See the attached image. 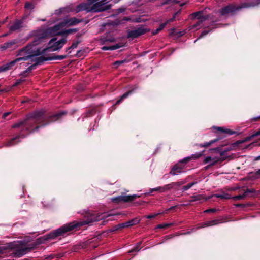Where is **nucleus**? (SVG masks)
<instances>
[{
    "label": "nucleus",
    "instance_id": "b1692460",
    "mask_svg": "<svg viewBox=\"0 0 260 260\" xmlns=\"http://www.w3.org/2000/svg\"><path fill=\"white\" fill-rule=\"evenodd\" d=\"M214 129H217L218 132L226 134L228 135H232L234 134V132L232 131L230 129H225L224 127H214Z\"/></svg>",
    "mask_w": 260,
    "mask_h": 260
},
{
    "label": "nucleus",
    "instance_id": "338daca9",
    "mask_svg": "<svg viewBox=\"0 0 260 260\" xmlns=\"http://www.w3.org/2000/svg\"><path fill=\"white\" fill-rule=\"evenodd\" d=\"M249 138H246V140H249Z\"/></svg>",
    "mask_w": 260,
    "mask_h": 260
},
{
    "label": "nucleus",
    "instance_id": "cd10ccee",
    "mask_svg": "<svg viewBox=\"0 0 260 260\" xmlns=\"http://www.w3.org/2000/svg\"><path fill=\"white\" fill-rule=\"evenodd\" d=\"M245 191H247V197H254L256 196L257 191L254 189H247Z\"/></svg>",
    "mask_w": 260,
    "mask_h": 260
},
{
    "label": "nucleus",
    "instance_id": "37998d69",
    "mask_svg": "<svg viewBox=\"0 0 260 260\" xmlns=\"http://www.w3.org/2000/svg\"><path fill=\"white\" fill-rule=\"evenodd\" d=\"M120 225H121V223L114 226L113 228V229H112V231H117L119 229H123L122 227Z\"/></svg>",
    "mask_w": 260,
    "mask_h": 260
},
{
    "label": "nucleus",
    "instance_id": "e2e57ef3",
    "mask_svg": "<svg viewBox=\"0 0 260 260\" xmlns=\"http://www.w3.org/2000/svg\"><path fill=\"white\" fill-rule=\"evenodd\" d=\"M184 5V3H181V4H180V5L181 6H183V5Z\"/></svg>",
    "mask_w": 260,
    "mask_h": 260
},
{
    "label": "nucleus",
    "instance_id": "ddd939ff",
    "mask_svg": "<svg viewBox=\"0 0 260 260\" xmlns=\"http://www.w3.org/2000/svg\"><path fill=\"white\" fill-rule=\"evenodd\" d=\"M140 197L139 195L136 194L133 195H122L112 198V201L116 203L120 202L127 203L132 202Z\"/></svg>",
    "mask_w": 260,
    "mask_h": 260
},
{
    "label": "nucleus",
    "instance_id": "052dcab7",
    "mask_svg": "<svg viewBox=\"0 0 260 260\" xmlns=\"http://www.w3.org/2000/svg\"><path fill=\"white\" fill-rule=\"evenodd\" d=\"M256 174L260 175V169L256 172Z\"/></svg>",
    "mask_w": 260,
    "mask_h": 260
},
{
    "label": "nucleus",
    "instance_id": "8fccbe9b",
    "mask_svg": "<svg viewBox=\"0 0 260 260\" xmlns=\"http://www.w3.org/2000/svg\"><path fill=\"white\" fill-rule=\"evenodd\" d=\"M259 135H260V128L252 135V137H255Z\"/></svg>",
    "mask_w": 260,
    "mask_h": 260
},
{
    "label": "nucleus",
    "instance_id": "f3484780",
    "mask_svg": "<svg viewBox=\"0 0 260 260\" xmlns=\"http://www.w3.org/2000/svg\"><path fill=\"white\" fill-rule=\"evenodd\" d=\"M220 158L218 157L208 156L204 158L203 162L205 164L209 163L210 166H214L220 160Z\"/></svg>",
    "mask_w": 260,
    "mask_h": 260
},
{
    "label": "nucleus",
    "instance_id": "9b49d317",
    "mask_svg": "<svg viewBox=\"0 0 260 260\" xmlns=\"http://www.w3.org/2000/svg\"><path fill=\"white\" fill-rule=\"evenodd\" d=\"M149 29L146 28L144 26L140 25L136 28L129 31L127 37L128 38L133 39L149 32Z\"/></svg>",
    "mask_w": 260,
    "mask_h": 260
},
{
    "label": "nucleus",
    "instance_id": "f704fd0d",
    "mask_svg": "<svg viewBox=\"0 0 260 260\" xmlns=\"http://www.w3.org/2000/svg\"><path fill=\"white\" fill-rule=\"evenodd\" d=\"M197 183L196 182H192L188 184H187L186 185L183 186L182 187V189L183 190H187L190 188L192 186H193L194 185H195Z\"/></svg>",
    "mask_w": 260,
    "mask_h": 260
},
{
    "label": "nucleus",
    "instance_id": "c85d7f7f",
    "mask_svg": "<svg viewBox=\"0 0 260 260\" xmlns=\"http://www.w3.org/2000/svg\"><path fill=\"white\" fill-rule=\"evenodd\" d=\"M247 191H244L242 194L231 197V199H232L234 200H240L244 199L247 197Z\"/></svg>",
    "mask_w": 260,
    "mask_h": 260
},
{
    "label": "nucleus",
    "instance_id": "4468645a",
    "mask_svg": "<svg viewBox=\"0 0 260 260\" xmlns=\"http://www.w3.org/2000/svg\"><path fill=\"white\" fill-rule=\"evenodd\" d=\"M18 42V40L14 39L7 42L2 45H0V50L4 51L7 49L13 50L18 47L17 45Z\"/></svg>",
    "mask_w": 260,
    "mask_h": 260
},
{
    "label": "nucleus",
    "instance_id": "2eb2a0df",
    "mask_svg": "<svg viewBox=\"0 0 260 260\" xmlns=\"http://www.w3.org/2000/svg\"><path fill=\"white\" fill-rule=\"evenodd\" d=\"M185 163V162H180V160L177 164L175 165L172 168L170 173L172 175H177L178 174L183 173V169L185 167V165L182 164Z\"/></svg>",
    "mask_w": 260,
    "mask_h": 260
},
{
    "label": "nucleus",
    "instance_id": "58836bf2",
    "mask_svg": "<svg viewBox=\"0 0 260 260\" xmlns=\"http://www.w3.org/2000/svg\"><path fill=\"white\" fill-rule=\"evenodd\" d=\"M141 245V242L138 243L136 245V246L132 249L131 251H129V252H132L135 251H138L140 250V247Z\"/></svg>",
    "mask_w": 260,
    "mask_h": 260
},
{
    "label": "nucleus",
    "instance_id": "bf43d9fd",
    "mask_svg": "<svg viewBox=\"0 0 260 260\" xmlns=\"http://www.w3.org/2000/svg\"><path fill=\"white\" fill-rule=\"evenodd\" d=\"M20 83V81L17 80L16 81V82L15 83V84L14 85V86H16V85H18Z\"/></svg>",
    "mask_w": 260,
    "mask_h": 260
},
{
    "label": "nucleus",
    "instance_id": "aec40b11",
    "mask_svg": "<svg viewBox=\"0 0 260 260\" xmlns=\"http://www.w3.org/2000/svg\"><path fill=\"white\" fill-rule=\"evenodd\" d=\"M203 155V151L197 152L195 154H192L190 156H188V157L184 158L183 159L180 160V162H185V164H186L191 159L199 158Z\"/></svg>",
    "mask_w": 260,
    "mask_h": 260
},
{
    "label": "nucleus",
    "instance_id": "c03bdc74",
    "mask_svg": "<svg viewBox=\"0 0 260 260\" xmlns=\"http://www.w3.org/2000/svg\"><path fill=\"white\" fill-rule=\"evenodd\" d=\"M210 225L211 226L216 225L219 223V220L218 219H215L210 221Z\"/></svg>",
    "mask_w": 260,
    "mask_h": 260
},
{
    "label": "nucleus",
    "instance_id": "49530a36",
    "mask_svg": "<svg viewBox=\"0 0 260 260\" xmlns=\"http://www.w3.org/2000/svg\"><path fill=\"white\" fill-rule=\"evenodd\" d=\"M216 211V209L213 208V209H207V210H205L204 211V212L207 213H211V212H215Z\"/></svg>",
    "mask_w": 260,
    "mask_h": 260
},
{
    "label": "nucleus",
    "instance_id": "ea45409f",
    "mask_svg": "<svg viewBox=\"0 0 260 260\" xmlns=\"http://www.w3.org/2000/svg\"><path fill=\"white\" fill-rule=\"evenodd\" d=\"M79 42H80L78 41L73 42L72 45L67 49V51L71 49H74L77 48Z\"/></svg>",
    "mask_w": 260,
    "mask_h": 260
},
{
    "label": "nucleus",
    "instance_id": "c756f323",
    "mask_svg": "<svg viewBox=\"0 0 260 260\" xmlns=\"http://www.w3.org/2000/svg\"><path fill=\"white\" fill-rule=\"evenodd\" d=\"M24 8L32 11L35 8V4L33 2H27L25 4Z\"/></svg>",
    "mask_w": 260,
    "mask_h": 260
},
{
    "label": "nucleus",
    "instance_id": "20e7f679",
    "mask_svg": "<svg viewBox=\"0 0 260 260\" xmlns=\"http://www.w3.org/2000/svg\"><path fill=\"white\" fill-rule=\"evenodd\" d=\"M111 5L107 0H87V2L80 4L76 8V11H85L87 12H100L110 9Z\"/></svg>",
    "mask_w": 260,
    "mask_h": 260
},
{
    "label": "nucleus",
    "instance_id": "6e6552de",
    "mask_svg": "<svg viewBox=\"0 0 260 260\" xmlns=\"http://www.w3.org/2000/svg\"><path fill=\"white\" fill-rule=\"evenodd\" d=\"M190 16L192 19L197 18L198 20L193 26V28L197 29L200 27V25L204 21L208 20L210 18V15L205 14L203 11L193 13L190 15Z\"/></svg>",
    "mask_w": 260,
    "mask_h": 260
},
{
    "label": "nucleus",
    "instance_id": "393cba45",
    "mask_svg": "<svg viewBox=\"0 0 260 260\" xmlns=\"http://www.w3.org/2000/svg\"><path fill=\"white\" fill-rule=\"evenodd\" d=\"M214 197L222 199H230L231 196L226 192H222L221 193H216L214 194Z\"/></svg>",
    "mask_w": 260,
    "mask_h": 260
},
{
    "label": "nucleus",
    "instance_id": "f03ea898",
    "mask_svg": "<svg viewBox=\"0 0 260 260\" xmlns=\"http://www.w3.org/2000/svg\"><path fill=\"white\" fill-rule=\"evenodd\" d=\"M30 36L36 37V38L19 50L17 54V56H19L22 61L27 60L32 57L45 54L47 52V48L40 46L44 39L41 38L38 31L37 30L32 31Z\"/></svg>",
    "mask_w": 260,
    "mask_h": 260
},
{
    "label": "nucleus",
    "instance_id": "a18cd8bd",
    "mask_svg": "<svg viewBox=\"0 0 260 260\" xmlns=\"http://www.w3.org/2000/svg\"><path fill=\"white\" fill-rule=\"evenodd\" d=\"M127 61L126 60H120V61H116L114 62L115 65H118L119 66L120 64H121L124 62H126Z\"/></svg>",
    "mask_w": 260,
    "mask_h": 260
},
{
    "label": "nucleus",
    "instance_id": "603ef678",
    "mask_svg": "<svg viewBox=\"0 0 260 260\" xmlns=\"http://www.w3.org/2000/svg\"><path fill=\"white\" fill-rule=\"evenodd\" d=\"M160 31V30L158 28L156 29L155 30H153L152 34L156 35L158 34Z\"/></svg>",
    "mask_w": 260,
    "mask_h": 260
},
{
    "label": "nucleus",
    "instance_id": "bb28decb",
    "mask_svg": "<svg viewBox=\"0 0 260 260\" xmlns=\"http://www.w3.org/2000/svg\"><path fill=\"white\" fill-rule=\"evenodd\" d=\"M219 139H215L214 140H211L209 142H205L203 144H200L199 146L201 147H208L210 146H211L212 144L218 141Z\"/></svg>",
    "mask_w": 260,
    "mask_h": 260
},
{
    "label": "nucleus",
    "instance_id": "dca6fc26",
    "mask_svg": "<svg viewBox=\"0 0 260 260\" xmlns=\"http://www.w3.org/2000/svg\"><path fill=\"white\" fill-rule=\"evenodd\" d=\"M21 60L20 57H17L15 59L3 64L0 67V72H6L12 69V68L18 62Z\"/></svg>",
    "mask_w": 260,
    "mask_h": 260
},
{
    "label": "nucleus",
    "instance_id": "2f4dec72",
    "mask_svg": "<svg viewBox=\"0 0 260 260\" xmlns=\"http://www.w3.org/2000/svg\"><path fill=\"white\" fill-rule=\"evenodd\" d=\"M191 198L192 199L189 201L190 202H195L203 199L202 195L201 194L192 196Z\"/></svg>",
    "mask_w": 260,
    "mask_h": 260
},
{
    "label": "nucleus",
    "instance_id": "774afa93",
    "mask_svg": "<svg viewBox=\"0 0 260 260\" xmlns=\"http://www.w3.org/2000/svg\"><path fill=\"white\" fill-rule=\"evenodd\" d=\"M1 26V25L0 24V27Z\"/></svg>",
    "mask_w": 260,
    "mask_h": 260
},
{
    "label": "nucleus",
    "instance_id": "5fc2aeb1",
    "mask_svg": "<svg viewBox=\"0 0 260 260\" xmlns=\"http://www.w3.org/2000/svg\"><path fill=\"white\" fill-rule=\"evenodd\" d=\"M7 19H8V17L6 18V19L5 20L0 22V24L1 25V26L7 22Z\"/></svg>",
    "mask_w": 260,
    "mask_h": 260
},
{
    "label": "nucleus",
    "instance_id": "0eeeda50",
    "mask_svg": "<svg viewBox=\"0 0 260 260\" xmlns=\"http://www.w3.org/2000/svg\"><path fill=\"white\" fill-rule=\"evenodd\" d=\"M66 43L67 39L65 38L58 41L56 38H53L49 42V47L45 48H47V51H55L61 49Z\"/></svg>",
    "mask_w": 260,
    "mask_h": 260
},
{
    "label": "nucleus",
    "instance_id": "f257e3e1",
    "mask_svg": "<svg viewBox=\"0 0 260 260\" xmlns=\"http://www.w3.org/2000/svg\"><path fill=\"white\" fill-rule=\"evenodd\" d=\"M66 114V112L62 111L52 115H48L46 114L44 110L36 111L31 113L27 119L15 123L12 127L19 128L22 132L25 131L28 132H32L38 130L40 127V126H36L35 128H32L34 124L42 123V125L44 126L47 124L45 123L47 120L55 121Z\"/></svg>",
    "mask_w": 260,
    "mask_h": 260
},
{
    "label": "nucleus",
    "instance_id": "6e6d98bb",
    "mask_svg": "<svg viewBox=\"0 0 260 260\" xmlns=\"http://www.w3.org/2000/svg\"><path fill=\"white\" fill-rule=\"evenodd\" d=\"M10 34L11 33H9V32L8 33L4 34L2 36H1L0 37H5Z\"/></svg>",
    "mask_w": 260,
    "mask_h": 260
},
{
    "label": "nucleus",
    "instance_id": "f8f14e48",
    "mask_svg": "<svg viewBox=\"0 0 260 260\" xmlns=\"http://www.w3.org/2000/svg\"><path fill=\"white\" fill-rule=\"evenodd\" d=\"M184 184L183 182H172L170 184H166L164 186H159L154 188L151 189L150 192L152 193L153 191H159V192H165L169 191L176 187H178Z\"/></svg>",
    "mask_w": 260,
    "mask_h": 260
},
{
    "label": "nucleus",
    "instance_id": "473e14b6",
    "mask_svg": "<svg viewBox=\"0 0 260 260\" xmlns=\"http://www.w3.org/2000/svg\"><path fill=\"white\" fill-rule=\"evenodd\" d=\"M140 220L137 218H135L129 221H128L129 226L137 224L140 222Z\"/></svg>",
    "mask_w": 260,
    "mask_h": 260
},
{
    "label": "nucleus",
    "instance_id": "412c9836",
    "mask_svg": "<svg viewBox=\"0 0 260 260\" xmlns=\"http://www.w3.org/2000/svg\"><path fill=\"white\" fill-rule=\"evenodd\" d=\"M137 88V87H136L135 88H133V89L125 92L122 95H121L119 100H118L116 102V104H119L124 99H126L127 98L129 95H131L135 89Z\"/></svg>",
    "mask_w": 260,
    "mask_h": 260
},
{
    "label": "nucleus",
    "instance_id": "e433bc0d",
    "mask_svg": "<svg viewBox=\"0 0 260 260\" xmlns=\"http://www.w3.org/2000/svg\"><path fill=\"white\" fill-rule=\"evenodd\" d=\"M19 136H17L13 139H12L11 140H10V141H9L7 144H6V146H12V145H13L15 144V143L14 142V141L17 140L18 138H19Z\"/></svg>",
    "mask_w": 260,
    "mask_h": 260
},
{
    "label": "nucleus",
    "instance_id": "de8ad7c7",
    "mask_svg": "<svg viewBox=\"0 0 260 260\" xmlns=\"http://www.w3.org/2000/svg\"><path fill=\"white\" fill-rule=\"evenodd\" d=\"M120 226H121L122 227V228H127V227L129 226L128 221L125 222L124 223H121Z\"/></svg>",
    "mask_w": 260,
    "mask_h": 260
},
{
    "label": "nucleus",
    "instance_id": "5701e85b",
    "mask_svg": "<svg viewBox=\"0 0 260 260\" xmlns=\"http://www.w3.org/2000/svg\"><path fill=\"white\" fill-rule=\"evenodd\" d=\"M78 29L77 28H71L68 29L62 30L60 34V36L67 37L69 34L75 33L76 32L78 31Z\"/></svg>",
    "mask_w": 260,
    "mask_h": 260
},
{
    "label": "nucleus",
    "instance_id": "79ce46f5",
    "mask_svg": "<svg viewBox=\"0 0 260 260\" xmlns=\"http://www.w3.org/2000/svg\"><path fill=\"white\" fill-rule=\"evenodd\" d=\"M251 205V204L250 203H248L246 204H234V206H236V207H243V208L248 207V206H250Z\"/></svg>",
    "mask_w": 260,
    "mask_h": 260
},
{
    "label": "nucleus",
    "instance_id": "1a4fd4ad",
    "mask_svg": "<svg viewBox=\"0 0 260 260\" xmlns=\"http://www.w3.org/2000/svg\"><path fill=\"white\" fill-rule=\"evenodd\" d=\"M26 16H23L21 19H16L10 23L8 25L9 33L20 31L24 27V20Z\"/></svg>",
    "mask_w": 260,
    "mask_h": 260
},
{
    "label": "nucleus",
    "instance_id": "4c0bfd02",
    "mask_svg": "<svg viewBox=\"0 0 260 260\" xmlns=\"http://www.w3.org/2000/svg\"><path fill=\"white\" fill-rule=\"evenodd\" d=\"M49 59V60L50 59H59V60H62L66 58V55H56L53 56L52 58H49L48 57H47Z\"/></svg>",
    "mask_w": 260,
    "mask_h": 260
},
{
    "label": "nucleus",
    "instance_id": "6ab92c4d",
    "mask_svg": "<svg viewBox=\"0 0 260 260\" xmlns=\"http://www.w3.org/2000/svg\"><path fill=\"white\" fill-rule=\"evenodd\" d=\"M80 22H81V20L78 19L76 17H73L66 20L63 23H64L63 26H70L75 25Z\"/></svg>",
    "mask_w": 260,
    "mask_h": 260
},
{
    "label": "nucleus",
    "instance_id": "864d4df0",
    "mask_svg": "<svg viewBox=\"0 0 260 260\" xmlns=\"http://www.w3.org/2000/svg\"><path fill=\"white\" fill-rule=\"evenodd\" d=\"M55 257V255H50L49 256H48L46 259L47 260H50V259H53L54 257Z\"/></svg>",
    "mask_w": 260,
    "mask_h": 260
},
{
    "label": "nucleus",
    "instance_id": "a878e982",
    "mask_svg": "<svg viewBox=\"0 0 260 260\" xmlns=\"http://www.w3.org/2000/svg\"><path fill=\"white\" fill-rule=\"evenodd\" d=\"M120 47H121V46H120L119 45L117 44H115V45H114L112 46H103L102 48V49L104 51L109 50H116V49L119 48Z\"/></svg>",
    "mask_w": 260,
    "mask_h": 260
},
{
    "label": "nucleus",
    "instance_id": "69168bd1",
    "mask_svg": "<svg viewBox=\"0 0 260 260\" xmlns=\"http://www.w3.org/2000/svg\"><path fill=\"white\" fill-rule=\"evenodd\" d=\"M190 232H188L187 233H186V234H190Z\"/></svg>",
    "mask_w": 260,
    "mask_h": 260
},
{
    "label": "nucleus",
    "instance_id": "72a5a7b5",
    "mask_svg": "<svg viewBox=\"0 0 260 260\" xmlns=\"http://www.w3.org/2000/svg\"><path fill=\"white\" fill-rule=\"evenodd\" d=\"M173 223H164V224H160L157 226L156 228L157 229H167L171 225H173Z\"/></svg>",
    "mask_w": 260,
    "mask_h": 260
},
{
    "label": "nucleus",
    "instance_id": "4d7b16f0",
    "mask_svg": "<svg viewBox=\"0 0 260 260\" xmlns=\"http://www.w3.org/2000/svg\"><path fill=\"white\" fill-rule=\"evenodd\" d=\"M124 20L129 21L131 19L129 17H125L123 18Z\"/></svg>",
    "mask_w": 260,
    "mask_h": 260
},
{
    "label": "nucleus",
    "instance_id": "0e129e2a",
    "mask_svg": "<svg viewBox=\"0 0 260 260\" xmlns=\"http://www.w3.org/2000/svg\"><path fill=\"white\" fill-rule=\"evenodd\" d=\"M120 12H122L123 10H121L120 9H119Z\"/></svg>",
    "mask_w": 260,
    "mask_h": 260
},
{
    "label": "nucleus",
    "instance_id": "7c9ffc66",
    "mask_svg": "<svg viewBox=\"0 0 260 260\" xmlns=\"http://www.w3.org/2000/svg\"><path fill=\"white\" fill-rule=\"evenodd\" d=\"M211 226L210 222V221H206V222L200 223L199 224V226L197 227L195 229H193L192 230V231H193L194 230H197V229H200V228H204V227H208V226Z\"/></svg>",
    "mask_w": 260,
    "mask_h": 260
},
{
    "label": "nucleus",
    "instance_id": "c9c22d12",
    "mask_svg": "<svg viewBox=\"0 0 260 260\" xmlns=\"http://www.w3.org/2000/svg\"><path fill=\"white\" fill-rule=\"evenodd\" d=\"M179 0H165L161 3V5H164L166 4H169L171 3H179Z\"/></svg>",
    "mask_w": 260,
    "mask_h": 260
},
{
    "label": "nucleus",
    "instance_id": "a211bd4d",
    "mask_svg": "<svg viewBox=\"0 0 260 260\" xmlns=\"http://www.w3.org/2000/svg\"><path fill=\"white\" fill-rule=\"evenodd\" d=\"M49 59L47 58H45L44 56H41L40 57H38L36 59V63L30 66L27 68V69L26 70V72H30L32 70H34L36 68V66L37 64H41L43 63L44 61L48 60Z\"/></svg>",
    "mask_w": 260,
    "mask_h": 260
},
{
    "label": "nucleus",
    "instance_id": "680f3d73",
    "mask_svg": "<svg viewBox=\"0 0 260 260\" xmlns=\"http://www.w3.org/2000/svg\"><path fill=\"white\" fill-rule=\"evenodd\" d=\"M256 160H259L260 159V156H258L256 159Z\"/></svg>",
    "mask_w": 260,
    "mask_h": 260
},
{
    "label": "nucleus",
    "instance_id": "4be33fe9",
    "mask_svg": "<svg viewBox=\"0 0 260 260\" xmlns=\"http://www.w3.org/2000/svg\"><path fill=\"white\" fill-rule=\"evenodd\" d=\"M179 13H180V11L177 12L176 13H175L174 14V15L172 18L167 20L166 22L160 24L158 28L160 30V31L162 29H163L168 23L173 22L175 19L176 15L177 14H178Z\"/></svg>",
    "mask_w": 260,
    "mask_h": 260
},
{
    "label": "nucleus",
    "instance_id": "09e8293b",
    "mask_svg": "<svg viewBox=\"0 0 260 260\" xmlns=\"http://www.w3.org/2000/svg\"><path fill=\"white\" fill-rule=\"evenodd\" d=\"M208 33V31L204 30L200 35V37H202L206 35Z\"/></svg>",
    "mask_w": 260,
    "mask_h": 260
},
{
    "label": "nucleus",
    "instance_id": "a19ab883",
    "mask_svg": "<svg viewBox=\"0 0 260 260\" xmlns=\"http://www.w3.org/2000/svg\"><path fill=\"white\" fill-rule=\"evenodd\" d=\"M160 214V213H155V214H150V215H146V216H145V218H146V219H152V218H155V217H156L157 215Z\"/></svg>",
    "mask_w": 260,
    "mask_h": 260
},
{
    "label": "nucleus",
    "instance_id": "39448f33",
    "mask_svg": "<svg viewBox=\"0 0 260 260\" xmlns=\"http://www.w3.org/2000/svg\"><path fill=\"white\" fill-rule=\"evenodd\" d=\"M248 7H249V5L247 3H243L240 5L235 4H230L221 8L218 11V13L220 15L227 17L230 16L234 15L238 11H240L242 8H247Z\"/></svg>",
    "mask_w": 260,
    "mask_h": 260
},
{
    "label": "nucleus",
    "instance_id": "7ed1b4c3",
    "mask_svg": "<svg viewBox=\"0 0 260 260\" xmlns=\"http://www.w3.org/2000/svg\"><path fill=\"white\" fill-rule=\"evenodd\" d=\"M99 220L97 217L93 216L90 219L83 221H74L71 222L50 232L47 235V238L48 239H55L59 236H63L64 234L68 232L77 229L82 225L91 224L93 222L98 221Z\"/></svg>",
    "mask_w": 260,
    "mask_h": 260
},
{
    "label": "nucleus",
    "instance_id": "423d86ee",
    "mask_svg": "<svg viewBox=\"0 0 260 260\" xmlns=\"http://www.w3.org/2000/svg\"><path fill=\"white\" fill-rule=\"evenodd\" d=\"M63 25L64 23L62 22L47 29H38L37 31L39 33V35H41V38L44 39L50 36L60 35V33H61L62 30L60 29L62 27H64Z\"/></svg>",
    "mask_w": 260,
    "mask_h": 260
},
{
    "label": "nucleus",
    "instance_id": "9d476101",
    "mask_svg": "<svg viewBox=\"0 0 260 260\" xmlns=\"http://www.w3.org/2000/svg\"><path fill=\"white\" fill-rule=\"evenodd\" d=\"M36 247V245L34 244H28L27 246H22L15 250L14 255L16 257H21L30 251L35 249Z\"/></svg>",
    "mask_w": 260,
    "mask_h": 260
},
{
    "label": "nucleus",
    "instance_id": "3c124183",
    "mask_svg": "<svg viewBox=\"0 0 260 260\" xmlns=\"http://www.w3.org/2000/svg\"><path fill=\"white\" fill-rule=\"evenodd\" d=\"M10 112H6V113H4L2 116L3 118H4V119L6 118L10 114Z\"/></svg>",
    "mask_w": 260,
    "mask_h": 260
},
{
    "label": "nucleus",
    "instance_id": "13d9d810",
    "mask_svg": "<svg viewBox=\"0 0 260 260\" xmlns=\"http://www.w3.org/2000/svg\"><path fill=\"white\" fill-rule=\"evenodd\" d=\"M212 166H210V164H209L206 167H205V170H207Z\"/></svg>",
    "mask_w": 260,
    "mask_h": 260
}]
</instances>
